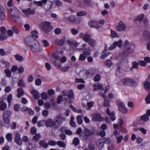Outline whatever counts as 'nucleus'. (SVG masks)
Returning a JSON list of instances; mask_svg holds the SVG:
<instances>
[{"label": "nucleus", "instance_id": "nucleus-1", "mask_svg": "<svg viewBox=\"0 0 150 150\" xmlns=\"http://www.w3.org/2000/svg\"><path fill=\"white\" fill-rule=\"evenodd\" d=\"M34 3L39 6H42L46 11L50 10L52 8L53 3L47 0H42L40 1H35Z\"/></svg>", "mask_w": 150, "mask_h": 150}, {"label": "nucleus", "instance_id": "nucleus-2", "mask_svg": "<svg viewBox=\"0 0 150 150\" xmlns=\"http://www.w3.org/2000/svg\"><path fill=\"white\" fill-rule=\"evenodd\" d=\"M29 48L34 53L39 52L41 50V46L39 41L36 40L33 41V42Z\"/></svg>", "mask_w": 150, "mask_h": 150}, {"label": "nucleus", "instance_id": "nucleus-3", "mask_svg": "<svg viewBox=\"0 0 150 150\" xmlns=\"http://www.w3.org/2000/svg\"><path fill=\"white\" fill-rule=\"evenodd\" d=\"M51 23L50 22L45 21L41 23L40 25V28L46 32L51 31L52 29L51 26Z\"/></svg>", "mask_w": 150, "mask_h": 150}, {"label": "nucleus", "instance_id": "nucleus-4", "mask_svg": "<svg viewBox=\"0 0 150 150\" xmlns=\"http://www.w3.org/2000/svg\"><path fill=\"white\" fill-rule=\"evenodd\" d=\"M116 104L118 107V110L123 113H127L128 110L126 107L125 105L121 101L118 100L116 101Z\"/></svg>", "mask_w": 150, "mask_h": 150}, {"label": "nucleus", "instance_id": "nucleus-5", "mask_svg": "<svg viewBox=\"0 0 150 150\" xmlns=\"http://www.w3.org/2000/svg\"><path fill=\"white\" fill-rule=\"evenodd\" d=\"M7 9L13 17L15 18L18 17L20 12L16 8L12 7V8H7Z\"/></svg>", "mask_w": 150, "mask_h": 150}, {"label": "nucleus", "instance_id": "nucleus-6", "mask_svg": "<svg viewBox=\"0 0 150 150\" xmlns=\"http://www.w3.org/2000/svg\"><path fill=\"white\" fill-rule=\"evenodd\" d=\"M122 82L123 84L125 85L134 86L136 85V83L134 80L128 78L122 79Z\"/></svg>", "mask_w": 150, "mask_h": 150}, {"label": "nucleus", "instance_id": "nucleus-7", "mask_svg": "<svg viewBox=\"0 0 150 150\" xmlns=\"http://www.w3.org/2000/svg\"><path fill=\"white\" fill-rule=\"evenodd\" d=\"M127 28V26L122 21H120L118 25L115 28L116 30L118 32L124 31Z\"/></svg>", "mask_w": 150, "mask_h": 150}, {"label": "nucleus", "instance_id": "nucleus-8", "mask_svg": "<svg viewBox=\"0 0 150 150\" xmlns=\"http://www.w3.org/2000/svg\"><path fill=\"white\" fill-rule=\"evenodd\" d=\"M94 133V132L93 131L88 129H85L83 132V140H86L90 136L93 134Z\"/></svg>", "mask_w": 150, "mask_h": 150}, {"label": "nucleus", "instance_id": "nucleus-9", "mask_svg": "<svg viewBox=\"0 0 150 150\" xmlns=\"http://www.w3.org/2000/svg\"><path fill=\"white\" fill-rule=\"evenodd\" d=\"M66 118L64 117H63L60 114L57 115L54 118V120L55 122L57 123L58 124H61L66 120Z\"/></svg>", "mask_w": 150, "mask_h": 150}, {"label": "nucleus", "instance_id": "nucleus-10", "mask_svg": "<svg viewBox=\"0 0 150 150\" xmlns=\"http://www.w3.org/2000/svg\"><path fill=\"white\" fill-rule=\"evenodd\" d=\"M103 120V118L99 113H96L93 115L92 119L93 122L101 121Z\"/></svg>", "mask_w": 150, "mask_h": 150}, {"label": "nucleus", "instance_id": "nucleus-11", "mask_svg": "<svg viewBox=\"0 0 150 150\" xmlns=\"http://www.w3.org/2000/svg\"><path fill=\"white\" fill-rule=\"evenodd\" d=\"M109 89V86H105V87H103L101 89L99 92V94L100 96L102 97L103 98H105V93L107 92Z\"/></svg>", "mask_w": 150, "mask_h": 150}, {"label": "nucleus", "instance_id": "nucleus-12", "mask_svg": "<svg viewBox=\"0 0 150 150\" xmlns=\"http://www.w3.org/2000/svg\"><path fill=\"white\" fill-rule=\"evenodd\" d=\"M149 120V117L146 114H144L140 116L139 120V124L140 125L144 124Z\"/></svg>", "mask_w": 150, "mask_h": 150}, {"label": "nucleus", "instance_id": "nucleus-13", "mask_svg": "<svg viewBox=\"0 0 150 150\" xmlns=\"http://www.w3.org/2000/svg\"><path fill=\"white\" fill-rule=\"evenodd\" d=\"M79 37L82 38L83 40L86 42H88V40L91 38L90 35L87 34H84L81 33L79 35Z\"/></svg>", "mask_w": 150, "mask_h": 150}, {"label": "nucleus", "instance_id": "nucleus-14", "mask_svg": "<svg viewBox=\"0 0 150 150\" xmlns=\"http://www.w3.org/2000/svg\"><path fill=\"white\" fill-rule=\"evenodd\" d=\"M22 11L25 16H29L30 15L34 14L35 12V10L34 9H31L30 8H28L27 9H22Z\"/></svg>", "mask_w": 150, "mask_h": 150}, {"label": "nucleus", "instance_id": "nucleus-15", "mask_svg": "<svg viewBox=\"0 0 150 150\" xmlns=\"http://www.w3.org/2000/svg\"><path fill=\"white\" fill-rule=\"evenodd\" d=\"M14 139L15 142L18 145H21L22 144V141L21 139V135L18 132H16L14 136Z\"/></svg>", "mask_w": 150, "mask_h": 150}, {"label": "nucleus", "instance_id": "nucleus-16", "mask_svg": "<svg viewBox=\"0 0 150 150\" xmlns=\"http://www.w3.org/2000/svg\"><path fill=\"white\" fill-rule=\"evenodd\" d=\"M34 40L30 36L26 37L24 40L25 43L29 48L32 45Z\"/></svg>", "mask_w": 150, "mask_h": 150}, {"label": "nucleus", "instance_id": "nucleus-17", "mask_svg": "<svg viewBox=\"0 0 150 150\" xmlns=\"http://www.w3.org/2000/svg\"><path fill=\"white\" fill-rule=\"evenodd\" d=\"M106 113L107 115L110 116L111 120L112 121L115 120L116 119V117L115 116V112L112 111L110 112L109 108H107L106 110Z\"/></svg>", "mask_w": 150, "mask_h": 150}, {"label": "nucleus", "instance_id": "nucleus-18", "mask_svg": "<svg viewBox=\"0 0 150 150\" xmlns=\"http://www.w3.org/2000/svg\"><path fill=\"white\" fill-rule=\"evenodd\" d=\"M55 60L53 61V63L55 67L58 69H60L61 67V64L59 61L58 56H56L55 57Z\"/></svg>", "mask_w": 150, "mask_h": 150}, {"label": "nucleus", "instance_id": "nucleus-19", "mask_svg": "<svg viewBox=\"0 0 150 150\" xmlns=\"http://www.w3.org/2000/svg\"><path fill=\"white\" fill-rule=\"evenodd\" d=\"M67 42L69 45L73 47H76L80 44V43L76 41L73 40H67Z\"/></svg>", "mask_w": 150, "mask_h": 150}, {"label": "nucleus", "instance_id": "nucleus-20", "mask_svg": "<svg viewBox=\"0 0 150 150\" xmlns=\"http://www.w3.org/2000/svg\"><path fill=\"white\" fill-rule=\"evenodd\" d=\"M55 122H53L51 119H48L45 121V125L47 127H51L55 125Z\"/></svg>", "mask_w": 150, "mask_h": 150}, {"label": "nucleus", "instance_id": "nucleus-21", "mask_svg": "<svg viewBox=\"0 0 150 150\" xmlns=\"http://www.w3.org/2000/svg\"><path fill=\"white\" fill-rule=\"evenodd\" d=\"M77 18H76L74 16H70L68 17V20L69 22L75 23H79L80 22L77 21Z\"/></svg>", "mask_w": 150, "mask_h": 150}, {"label": "nucleus", "instance_id": "nucleus-22", "mask_svg": "<svg viewBox=\"0 0 150 150\" xmlns=\"http://www.w3.org/2000/svg\"><path fill=\"white\" fill-rule=\"evenodd\" d=\"M88 24L91 27L95 28L96 29H98L100 26L98 25V23L95 21H92L89 22Z\"/></svg>", "mask_w": 150, "mask_h": 150}, {"label": "nucleus", "instance_id": "nucleus-23", "mask_svg": "<svg viewBox=\"0 0 150 150\" xmlns=\"http://www.w3.org/2000/svg\"><path fill=\"white\" fill-rule=\"evenodd\" d=\"M105 85L102 84L100 83H97L93 86V89L94 91H96L98 90H100L103 87H105Z\"/></svg>", "mask_w": 150, "mask_h": 150}, {"label": "nucleus", "instance_id": "nucleus-24", "mask_svg": "<svg viewBox=\"0 0 150 150\" xmlns=\"http://www.w3.org/2000/svg\"><path fill=\"white\" fill-rule=\"evenodd\" d=\"M6 18L5 14L3 9L0 8V23H2Z\"/></svg>", "mask_w": 150, "mask_h": 150}, {"label": "nucleus", "instance_id": "nucleus-25", "mask_svg": "<svg viewBox=\"0 0 150 150\" xmlns=\"http://www.w3.org/2000/svg\"><path fill=\"white\" fill-rule=\"evenodd\" d=\"M104 140L102 139H99L98 140L97 144L98 148L101 149L103 147L104 144Z\"/></svg>", "mask_w": 150, "mask_h": 150}, {"label": "nucleus", "instance_id": "nucleus-26", "mask_svg": "<svg viewBox=\"0 0 150 150\" xmlns=\"http://www.w3.org/2000/svg\"><path fill=\"white\" fill-rule=\"evenodd\" d=\"M31 93L35 99H38L39 98L40 94L37 91L35 90H33L31 91Z\"/></svg>", "mask_w": 150, "mask_h": 150}, {"label": "nucleus", "instance_id": "nucleus-27", "mask_svg": "<svg viewBox=\"0 0 150 150\" xmlns=\"http://www.w3.org/2000/svg\"><path fill=\"white\" fill-rule=\"evenodd\" d=\"M7 104L3 100L0 99V110H4L6 109L7 107Z\"/></svg>", "mask_w": 150, "mask_h": 150}, {"label": "nucleus", "instance_id": "nucleus-28", "mask_svg": "<svg viewBox=\"0 0 150 150\" xmlns=\"http://www.w3.org/2000/svg\"><path fill=\"white\" fill-rule=\"evenodd\" d=\"M143 84L144 89L146 91H149L150 89V83L145 81Z\"/></svg>", "mask_w": 150, "mask_h": 150}, {"label": "nucleus", "instance_id": "nucleus-29", "mask_svg": "<svg viewBox=\"0 0 150 150\" xmlns=\"http://www.w3.org/2000/svg\"><path fill=\"white\" fill-rule=\"evenodd\" d=\"M39 145L43 148H47L48 147V144L45 140H41L40 141Z\"/></svg>", "mask_w": 150, "mask_h": 150}, {"label": "nucleus", "instance_id": "nucleus-30", "mask_svg": "<svg viewBox=\"0 0 150 150\" xmlns=\"http://www.w3.org/2000/svg\"><path fill=\"white\" fill-rule=\"evenodd\" d=\"M18 94L17 96L18 98H20L24 95V91L21 88H19L17 90Z\"/></svg>", "mask_w": 150, "mask_h": 150}, {"label": "nucleus", "instance_id": "nucleus-31", "mask_svg": "<svg viewBox=\"0 0 150 150\" xmlns=\"http://www.w3.org/2000/svg\"><path fill=\"white\" fill-rule=\"evenodd\" d=\"M143 36L145 39H150V32L145 31L143 33Z\"/></svg>", "mask_w": 150, "mask_h": 150}, {"label": "nucleus", "instance_id": "nucleus-32", "mask_svg": "<svg viewBox=\"0 0 150 150\" xmlns=\"http://www.w3.org/2000/svg\"><path fill=\"white\" fill-rule=\"evenodd\" d=\"M144 18V14L141 13L137 16L135 18V21H142Z\"/></svg>", "mask_w": 150, "mask_h": 150}, {"label": "nucleus", "instance_id": "nucleus-33", "mask_svg": "<svg viewBox=\"0 0 150 150\" xmlns=\"http://www.w3.org/2000/svg\"><path fill=\"white\" fill-rule=\"evenodd\" d=\"M11 114V111L9 110H5L4 112L3 117L10 118Z\"/></svg>", "mask_w": 150, "mask_h": 150}, {"label": "nucleus", "instance_id": "nucleus-34", "mask_svg": "<svg viewBox=\"0 0 150 150\" xmlns=\"http://www.w3.org/2000/svg\"><path fill=\"white\" fill-rule=\"evenodd\" d=\"M110 35L112 38H115L119 37V35L114 30H112V29L110 30Z\"/></svg>", "mask_w": 150, "mask_h": 150}, {"label": "nucleus", "instance_id": "nucleus-35", "mask_svg": "<svg viewBox=\"0 0 150 150\" xmlns=\"http://www.w3.org/2000/svg\"><path fill=\"white\" fill-rule=\"evenodd\" d=\"M15 58L19 62H22L23 60V58L20 54H17L15 55Z\"/></svg>", "mask_w": 150, "mask_h": 150}, {"label": "nucleus", "instance_id": "nucleus-36", "mask_svg": "<svg viewBox=\"0 0 150 150\" xmlns=\"http://www.w3.org/2000/svg\"><path fill=\"white\" fill-rule=\"evenodd\" d=\"M64 42V40H62L57 39L54 41V43L56 45H61L63 44Z\"/></svg>", "mask_w": 150, "mask_h": 150}, {"label": "nucleus", "instance_id": "nucleus-37", "mask_svg": "<svg viewBox=\"0 0 150 150\" xmlns=\"http://www.w3.org/2000/svg\"><path fill=\"white\" fill-rule=\"evenodd\" d=\"M87 14V12L86 11H80L77 13V16L79 17H82L85 16Z\"/></svg>", "mask_w": 150, "mask_h": 150}, {"label": "nucleus", "instance_id": "nucleus-38", "mask_svg": "<svg viewBox=\"0 0 150 150\" xmlns=\"http://www.w3.org/2000/svg\"><path fill=\"white\" fill-rule=\"evenodd\" d=\"M139 64L138 63L135 62H132V66L130 67V70L132 71L133 69V68L135 69H137L139 67Z\"/></svg>", "mask_w": 150, "mask_h": 150}, {"label": "nucleus", "instance_id": "nucleus-39", "mask_svg": "<svg viewBox=\"0 0 150 150\" xmlns=\"http://www.w3.org/2000/svg\"><path fill=\"white\" fill-rule=\"evenodd\" d=\"M68 97L71 99H73L74 97V93L73 91L70 90L68 91Z\"/></svg>", "mask_w": 150, "mask_h": 150}, {"label": "nucleus", "instance_id": "nucleus-40", "mask_svg": "<svg viewBox=\"0 0 150 150\" xmlns=\"http://www.w3.org/2000/svg\"><path fill=\"white\" fill-rule=\"evenodd\" d=\"M4 72L6 74V76L8 78H10L11 76V71L9 69H6L4 70Z\"/></svg>", "mask_w": 150, "mask_h": 150}, {"label": "nucleus", "instance_id": "nucleus-41", "mask_svg": "<svg viewBox=\"0 0 150 150\" xmlns=\"http://www.w3.org/2000/svg\"><path fill=\"white\" fill-rule=\"evenodd\" d=\"M6 138L9 142H11L12 140V135L10 133H8L6 136Z\"/></svg>", "mask_w": 150, "mask_h": 150}, {"label": "nucleus", "instance_id": "nucleus-42", "mask_svg": "<svg viewBox=\"0 0 150 150\" xmlns=\"http://www.w3.org/2000/svg\"><path fill=\"white\" fill-rule=\"evenodd\" d=\"M72 143L75 146H76L79 143V140L77 137H75L73 139Z\"/></svg>", "mask_w": 150, "mask_h": 150}, {"label": "nucleus", "instance_id": "nucleus-43", "mask_svg": "<svg viewBox=\"0 0 150 150\" xmlns=\"http://www.w3.org/2000/svg\"><path fill=\"white\" fill-rule=\"evenodd\" d=\"M57 144L59 147L62 148H65L66 146L64 143L61 141H58L57 142Z\"/></svg>", "mask_w": 150, "mask_h": 150}, {"label": "nucleus", "instance_id": "nucleus-44", "mask_svg": "<svg viewBox=\"0 0 150 150\" xmlns=\"http://www.w3.org/2000/svg\"><path fill=\"white\" fill-rule=\"evenodd\" d=\"M31 33L33 37L35 38H38V33L37 30H33L31 31Z\"/></svg>", "mask_w": 150, "mask_h": 150}, {"label": "nucleus", "instance_id": "nucleus-45", "mask_svg": "<svg viewBox=\"0 0 150 150\" xmlns=\"http://www.w3.org/2000/svg\"><path fill=\"white\" fill-rule=\"evenodd\" d=\"M2 63L5 66V67L6 69L9 68L11 66L10 63L8 61H3Z\"/></svg>", "mask_w": 150, "mask_h": 150}, {"label": "nucleus", "instance_id": "nucleus-46", "mask_svg": "<svg viewBox=\"0 0 150 150\" xmlns=\"http://www.w3.org/2000/svg\"><path fill=\"white\" fill-rule=\"evenodd\" d=\"M12 99V95L11 94H9L7 97V100L8 103V105L10 106L11 103V101Z\"/></svg>", "mask_w": 150, "mask_h": 150}, {"label": "nucleus", "instance_id": "nucleus-47", "mask_svg": "<svg viewBox=\"0 0 150 150\" xmlns=\"http://www.w3.org/2000/svg\"><path fill=\"white\" fill-rule=\"evenodd\" d=\"M7 36L5 34H0V40L2 41H4L6 39Z\"/></svg>", "mask_w": 150, "mask_h": 150}, {"label": "nucleus", "instance_id": "nucleus-48", "mask_svg": "<svg viewBox=\"0 0 150 150\" xmlns=\"http://www.w3.org/2000/svg\"><path fill=\"white\" fill-rule=\"evenodd\" d=\"M33 141H28V149L29 150L31 149L34 146V145L33 144Z\"/></svg>", "mask_w": 150, "mask_h": 150}, {"label": "nucleus", "instance_id": "nucleus-49", "mask_svg": "<svg viewBox=\"0 0 150 150\" xmlns=\"http://www.w3.org/2000/svg\"><path fill=\"white\" fill-rule=\"evenodd\" d=\"M101 79L100 75L99 74H96L94 78V80L95 82H99Z\"/></svg>", "mask_w": 150, "mask_h": 150}, {"label": "nucleus", "instance_id": "nucleus-50", "mask_svg": "<svg viewBox=\"0 0 150 150\" xmlns=\"http://www.w3.org/2000/svg\"><path fill=\"white\" fill-rule=\"evenodd\" d=\"M104 98V103L103 104L104 106L105 107H109L110 106L109 100L105 98Z\"/></svg>", "mask_w": 150, "mask_h": 150}, {"label": "nucleus", "instance_id": "nucleus-51", "mask_svg": "<svg viewBox=\"0 0 150 150\" xmlns=\"http://www.w3.org/2000/svg\"><path fill=\"white\" fill-rule=\"evenodd\" d=\"M76 120L77 123L79 125H81L82 123V117L81 115H78L76 117Z\"/></svg>", "mask_w": 150, "mask_h": 150}, {"label": "nucleus", "instance_id": "nucleus-52", "mask_svg": "<svg viewBox=\"0 0 150 150\" xmlns=\"http://www.w3.org/2000/svg\"><path fill=\"white\" fill-rule=\"evenodd\" d=\"M105 64L107 67H110L112 65L113 63L111 60H108L106 61Z\"/></svg>", "mask_w": 150, "mask_h": 150}, {"label": "nucleus", "instance_id": "nucleus-53", "mask_svg": "<svg viewBox=\"0 0 150 150\" xmlns=\"http://www.w3.org/2000/svg\"><path fill=\"white\" fill-rule=\"evenodd\" d=\"M116 138L117 143H120L123 139V136L122 135H119L116 136Z\"/></svg>", "mask_w": 150, "mask_h": 150}, {"label": "nucleus", "instance_id": "nucleus-54", "mask_svg": "<svg viewBox=\"0 0 150 150\" xmlns=\"http://www.w3.org/2000/svg\"><path fill=\"white\" fill-rule=\"evenodd\" d=\"M88 44L91 46H94L96 44V41L91 38L88 41Z\"/></svg>", "mask_w": 150, "mask_h": 150}, {"label": "nucleus", "instance_id": "nucleus-55", "mask_svg": "<svg viewBox=\"0 0 150 150\" xmlns=\"http://www.w3.org/2000/svg\"><path fill=\"white\" fill-rule=\"evenodd\" d=\"M145 100L147 104H150V90L149 93L145 98Z\"/></svg>", "mask_w": 150, "mask_h": 150}, {"label": "nucleus", "instance_id": "nucleus-56", "mask_svg": "<svg viewBox=\"0 0 150 150\" xmlns=\"http://www.w3.org/2000/svg\"><path fill=\"white\" fill-rule=\"evenodd\" d=\"M41 137L40 134H38L33 137V139L35 141L38 142Z\"/></svg>", "mask_w": 150, "mask_h": 150}, {"label": "nucleus", "instance_id": "nucleus-57", "mask_svg": "<svg viewBox=\"0 0 150 150\" xmlns=\"http://www.w3.org/2000/svg\"><path fill=\"white\" fill-rule=\"evenodd\" d=\"M42 43L43 44V46L45 47H47L49 45V43L45 40H43L42 41Z\"/></svg>", "mask_w": 150, "mask_h": 150}, {"label": "nucleus", "instance_id": "nucleus-58", "mask_svg": "<svg viewBox=\"0 0 150 150\" xmlns=\"http://www.w3.org/2000/svg\"><path fill=\"white\" fill-rule=\"evenodd\" d=\"M94 104V102L93 101H91L88 102L87 103V106L88 107L87 109L89 110L93 106Z\"/></svg>", "mask_w": 150, "mask_h": 150}, {"label": "nucleus", "instance_id": "nucleus-59", "mask_svg": "<svg viewBox=\"0 0 150 150\" xmlns=\"http://www.w3.org/2000/svg\"><path fill=\"white\" fill-rule=\"evenodd\" d=\"M71 33L74 35H77L79 33V30H78L73 28L71 30Z\"/></svg>", "mask_w": 150, "mask_h": 150}, {"label": "nucleus", "instance_id": "nucleus-60", "mask_svg": "<svg viewBox=\"0 0 150 150\" xmlns=\"http://www.w3.org/2000/svg\"><path fill=\"white\" fill-rule=\"evenodd\" d=\"M115 44L116 46H117L118 47H120L122 45V41L120 39L118 41H115Z\"/></svg>", "mask_w": 150, "mask_h": 150}, {"label": "nucleus", "instance_id": "nucleus-61", "mask_svg": "<svg viewBox=\"0 0 150 150\" xmlns=\"http://www.w3.org/2000/svg\"><path fill=\"white\" fill-rule=\"evenodd\" d=\"M18 84L19 86L21 87H24L25 86V84L22 79H21L19 80Z\"/></svg>", "mask_w": 150, "mask_h": 150}, {"label": "nucleus", "instance_id": "nucleus-62", "mask_svg": "<svg viewBox=\"0 0 150 150\" xmlns=\"http://www.w3.org/2000/svg\"><path fill=\"white\" fill-rule=\"evenodd\" d=\"M54 2L58 6H62L63 4L62 2L59 0H55L54 1Z\"/></svg>", "mask_w": 150, "mask_h": 150}, {"label": "nucleus", "instance_id": "nucleus-63", "mask_svg": "<svg viewBox=\"0 0 150 150\" xmlns=\"http://www.w3.org/2000/svg\"><path fill=\"white\" fill-rule=\"evenodd\" d=\"M48 144L52 146H54L57 144V142L54 141L50 140L48 141Z\"/></svg>", "mask_w": 150, "mask_h": 150}, {"label": "nucleus", "instance_id": "nucleus-64", "mask_svg": "<svg viewBox=\"0 0 150 150\" xmlns=\"http://www.w3.org/2000/svg\"><path fill=\"white\" fill-rule=\"evenodd\" d=\"M37 125L38 127L44 126L45 125V121L44 120L39 121L37 123Z\"/></svg>", "mask_w": 150, "mask_h": 150}]
</instances>
